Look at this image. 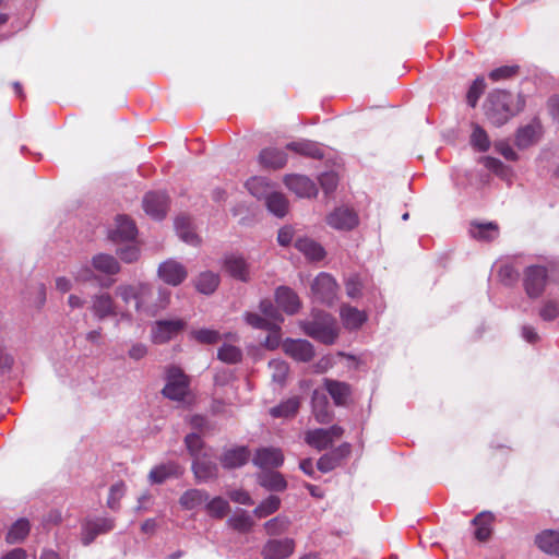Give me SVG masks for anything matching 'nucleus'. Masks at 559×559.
<instances>
[{
	"label": "nucleus",
	"mask_w": 559,
	"mask_h": 559,
	"mask_svg": "<svg viewBox=\"0 0 559 559\" xmlns=\"http://www.w3.org/2000/svg\"><path fill=\"white\" fill-rule=\"evenodd\" d=\"M209 500V493L201 489H189L182 493L179 499L180 506L185 510H193Z\"/></svg>",
	"instance_id": "36"
},
{
	"label": "nucleus",
	"mask_w": 559,
	"mask_h": 559,
	"mask_svg": "<svg viewBox=\"0 0 559 559\" xmlns=\"http://www.w3.org/2000/svg\"><path fill=\"white\" fill-rule=\"evenodd\" d=\"M295 247L311 261H320L325 255L323 247L310 238H298L295 242Z\"/></svg>",
	"instance_id": "27"
},
{
	"label": "nucleus",
	"mask_w": 559,
	"mask_h": 559,
	"mask_svg": "<svg viewBox=\"0 0 559 559\" xmlns=\"http://www.w3.org/2000/svg\"><path fill=\"white\" fill-rule=\"evenodd\" d=\"M277 306L287 314H294L300 309V300L297 294L286 286H280L275 292Z\"/></svg>",
	"instance_id": "18"
},
{
	"label": "nucleus",
	"mask_w": 559,
	"mask_h": 559,
	"mask_svg": "<svg viewBox=\"0 0 559 559\" xmlns=\"http://www.w3.org/2000/svg\"><path fill=\"white\" fill-rule=\"evenodd\" d=\"M471 144L478 152H486L490 147V141L486 131L478 124L473 126Z\"/></svg>",
	"instance_id": "47"
},
{
	"label": "nucleus",
	"mask_w": 559,
	"mask_h": 559,
	"mask_svg": "<svg viewBox=\"0 0 559 559\" xmlns=\"http://www.w3.org/2000/svg\"><path fill=\"white\" fill-rule=\"evenodd\" d=\"M535 542L542 551L559 556V532L545 530L536 536Z\"/></svg>",
	"instance_id": "25"
},
{
	"label": "nucleus",
	"mask_w": 559,
	"mask_h": 559,
	"mask_svg": "<svg viewBox=\"0 0 559 559\" xmlns=\"http://www.w3.org/2000/svg\"><path fill=\"white\" fill-rule=\"evenodd\" d=\"M473 238L490 241L498 237V226L493 223L473 224L469 230Z\"/></svg>",
	"instance_id": "40"
},
{
	"label": "nucleus",
	"mask_w": 559,
	"mask_h": 559,
	"mask_svg": "<svg viewBox=\"0 0 559 559\" xmlns=\"http://www.w3.org/2000/svg\"><path fill=\"white\" fill-rule=\"evenodd\" d=\"M301 328L308 336L328 345L335 343L340 332L336 320L320 310H313L311 319L301 322Z\"/></svg>",
	"instance_id": "1"
},
{
	"label": "nucleus",
	"mask_w": 559,
	"mask_h": 559,
	"mask_svg": "<svg viewBox=\"0 0 559 559\" xmlns=\"http://www.w3.org/2000/svg\"><path fill=\"white\" fill-rule=\"evenodd\" d=\"M245 319L249 325L255 329L273 330V328H276L275 322H271L265 317L258 313L248 312L246 313Z\"/></svg>",
	"instance_id": "52"
},
{
	"label": "nucleus",
	"mask_w": 559,
	"mask_h": 559,
	"mask_svg": "<svg viewBox=\"0 0 559 559\" xmlns=\"http://www.w3.org/2000/svg\"><path fill=\"white\" fill-rule=\"evenodd\" d=\"M249 451L241 447L227 450L221 457V463L225 468H237L247 463Z\"/></svg>",
	"instance_id": "31"
},
{
	"label": "nucleus",
	"mask_w": 559,
	"mask_h": 559,
	"mask_svg": "<svg viewBox=\"0 0 559 559\" xmlns=\"http://www.w3.org/2000/svg\"><path fill=\"white\" fill-rule=\"evenodd\" d=\"M539 316L545 321H552L559 317V302L554 299L545 301L539 310Z\"/></svg>",
	"instance_id": "55"
},
{
	"label": "nucleus",
	"mask_w": 559,
	"mask_h": 559,
	"mask_svg": "<svg viewBox=\"0 0 559 559\" xmlns=\"http://www.w3.org/2000/svg\"><path fill=\"white\" fill-rule=\"evenodd\" d=\"M136 233L138 229L134 222L124 215H119L108 236L114 242H124L133 240Z\"/></svg>",
	"instance_id": "14"
},
{
	"label": "nucleus",
	"mask_w": 559,
	"mask_h": 559,
	"mask_svg": "<svg viewBox=\"0 0 559 559\" xmlns=\"http://www.w3.org/2000/svg\"><path fill=\"white\" fill-rule=\"evenodd\" d=\"M269 368L272 371V379L273 381L282 384L288 373V366L285 361L273 359L269 362Z\"/></svg>",
	"instance_id": "50"
},
{
	"label": "nucleus",
	"mask_w": 559,
	"mask_h": 559,
	"mask_svg": "<svg viewBox=\"0 0 559 559\" xmlns=\"http://www.w3.org/2000/svg\"><path fill=\"white\" fill-rule=\"evenodd\" d=\"M319 180L322 189L326 193L334 191L338 182L337 176L334 173H324L321 175Z\"/></svg>",
	"instance_id": "63"
},
{
	"label": "nucleus",
	"mask_w": 559,
	"mask_h": 559,
	"mask_svg": "<svg viewBox=\"0 0 559 559\" xmlns=\"http://www.w3.org/2000/svg\"><path fill=\"white\" fill-rule=\"evenodd\" d=\"M518 70H519V67H516V66H503V67L492 70L489 73V78L492 81H500V80L509 79V78L513 76L518 72Z\"/></svg>",
	"instance_id": "60"
},
{
	"label": "nucleus",
	"mask_w": 559,
	"mask_h": 559,
	"mask_svg": "<svg viewBox=\"0 0 559 559\" xmlns=\"http://www.w3.org/2000/svg\"><path fill=\"white\" fill-rule=\"evenodd\" d=\"M157 275L164 283L178 286L187 278L188 271L180 262L168 259L159 264Z\"/></svg>",
	"instance_id": "7"
},
{
	"label": "nucleus",
	"mask_w": 559,
	"mask_h": 559,
	"mask_svg": "<svg viewBox=\"0 0 559 559\" xmlns=\"http://www.w3.org/2000/svg\"><path fill=\"white\" fill-rule=\"evenodd\" d=\"M189 388L187 376L177 367H170L167 371V383L163 389V394L173 401H182Z\"/></svg>",
	"instance_id": "5"
},
{
	"label": "nucleus",
	"mask_w": 559,
	"mask_h": 559,
	"mask_svg": "<svg viewBox=\"0 0 559 559\" xmlns=\"http://www.w3.org/2000/svg\"><path fill=\"white\" fill-rule=\"evenodd\" d=\"M492 521L493 515L490 512H480L473 519L472 524L476 527L475 537L478 540L485 542L489 538Z\"/></svg>",
	"instance_id": "35"
},
{
	"label": "nucleus",
	"mask_w": 559,
	"mask_h": 559,
	"mask_svg": "<svg viewBox=\"0 0 559 559\" xmlns=\"http://www.w3.org/2000/svg\"><path fill=\"white\" fill-rule=\"evenodd\" d=\"M29 532V523L25 519L17 520L12 526L10 527L8 534H7V542L9 544H16L22 542Z\"/></svg>",
	"instance_id": "42"
},
{
	"label": "nucleus",
	"mask_w": 559,
	"mask_h": 559,
	"mask_svg": "<svg viewBox=\"0 0 559 559\" xmlns=\"http://www.w3.org/2000/svg\"><path fill=\"white\" fill-rule=\"evenodd\" d=\"M72 275L74 280L79 283H86L96 278L95 270L93 269V266L91 267L87 264H82L74 269L72 271Z\"/></svg>",
	"instance_id": "56"
},
{
	"label": "nucleus",
	"mask_w": 559,
	"mask_h": 559,
	"mask_svg": "<svg viewBox=\"0 0 559 559\" xmlns=\"http://www.w3.org/2000/svg\"><path fill=\"white\" fill-rule=\"evenodd\" d=\"M218 284V275L211 271H206L199 275L195 282V287L200 293L210 295L217 288Z\"/></svg>",
	"instance_id": "39"
},
{
	"label": "nucleus",
	"mask_w": 559,
	"mask_h": 559,
	"mask_svg": "<svg viewBox=\"0 0 559 559\" xmlns=\"http://www.w3.org/2000/svg\"><path fill=\"white\" fill-rule=\"evenodd\" d=\"M311 292L317 301L331 305L336 297L337 284L330 274L322 272L314 278Z\"/></svg>",
	"instance_id": "6"
},
{
	"label": "nucleus",
	"mask_w": 559,
	"mask_h": 559,
	"mask_svg": "<svg viewBox=\"0 0 559 559\" xmlns=\"http://www.w3.org/2000/svg\"><path fill=\"white\" fill-rule=\"evenodd\" d=\"M306 442L318 450H324L331 445L328 432L321 428L309 430L306 433Z\"/></svg>",
	"instance_id": "45"
},
{
	"label": "nucleus",
	"mask_w": 559,
	"mask_h": 559,
	"mask_svg": "<svg viewBox=\"0 0 559 559\" xmlns=\"http://www.w3.org/2000/svg\"><path fill=\"white\" fill-rule=\"evenodd\" d=\"M175 228L178 237L192 246L200 242L198 235L194 233L191 219L188 216H179L175 221Z\"/></svg>",
	"instance_id": "29"
},
{
	"label": "nucleus",
	"mask_w": 559,
	"mask_h": 559,
	"mask_svg": "<svg viewBox=\"0 0 559 559\" xmlns=\"http://www.w3.org/2000/svg\"><path fill=\"white\" fill-rule=\"evenodd\" d=\"M519 274L510 264L501 265L499 269V278L506 285H511L518 281Z\"/></svg>",
	"instance_id": "62"
},
{
	"label": "nucleus",
	"mask_w": 559,
	"mask_h": 559,
	"mask_svg": "<svg viewBox=\"0 0 559 559\" xmlns=\"http://www.w3.org/2000/svg\"><path fill=\"white\" fill-rule=\"evenodd\" d=\"M265 205L270 213L276 217H284L288 212V201L281 192L272 190L265 197Z\"/></svg>",
	"instance_id": "30"
},
{
	"label": "nucleus",
	"mask_w": 559,
	"mask_h": 559,
	"mask_svg": "<svg viewBox=\"0 0 559 559\" xmlns=\"http://www.w3.org/2000/svg\"><path fill=\"white\" fill-rule=\"evenodd\" d=\"M258 483L271 491H283L287 487L284 476L274 471H263L258 475Z\"/></svg>",
	"instance_id": "28"
},
{
	"label": "nucleus",
	"mask_w": 559,
	"mask_h": 559,
	"mask_svg": "<svg viewBox=\"0 0 559 559\" xmlns=\"http://www.w3.org/2000/svg\"><path fill=\"white\" fill-rule=\"evenodd\" d=\"M511 103L510 93L501 90L491 92L485 105L488 120L497 127L504 124L514 115Z\"/></svg>",
	"instance_id": "2"
},
{
	"label": "nucleus",
	"mask_w": 559,
	"mask_h": 559,
	"mask_svg": "<svg viewBox=\"0 0 559 559\" xmlns=\"http://www.w3.org/2000/svg\"><path fill=\"white\" fill-rule=\"evenodd\" d=\"M340 317L344 328L347 330H358L368 318L365 311L349 305H343L341 307Z\"/></svg>",
	"instance_id": "21"
},
{
	"label": "nucleus",
	"mask_w": 559,
	"mask_h": 559,
	"mask_svg": "<svg viewBox=\"0 0 559 559\" xmlns=\"http://www.w3.org/2000/svg\"><path fill=\"white\" fill-rule=\"evenodd\" d=\"M114 520L110 518L88 519L82 524V543L90 545L100 535L110 532L114 528Z\"/></svg>",
	"instance_id": "9"
},
{
	"label": "nucleus",
	"mask_w": 559,
	"mask_h": 559,
	"mask_svg": "<svg viewBox=\"0 0 559 559\" xmlns=\"http://www.w3.org/2000/svg\"><path fill=\"white\" fill-rule=\"evenodd\" d=\"M260 311L262 312L263 317H265L271 322H275L276 325L283 322V317L276 309V307L273 305V302L269 299L261 300L260 302Z\"/></svg>",
	"instance_id": "51"
},
{
	"label": "nucleus",
	"mask_w": 559,
	"mask_h": 559,
	"mask_svg": "<svg viewBox=\"0 0 559 559\" xmlns=\"http://www.w3.org/2000/svg\"><path fill=\"white\" fill-rule=\"evenodd\" d=\"M192 471L198 481L206 483L217 477L218 467L217 464L204 453L193 460Z\"/></svg>",
	"instance_id": "17"
},
{
	"label": "nucleus",
	"mask_w": 559,
	"mask_h": 559,
	"mask_svg": "<svg viewBox=\"0 0 559 559\" xmlns=\"http://www.w3.org/2000/svg\"><path fill=\"white\" fill-rule=\"evenodd\" d=\"M548 270L544 265H530L524 270L523 285L530 298H538L545 290Z\"/></svg>",
	"instance_id": "4"
},
{
	"label": "nucleus",
	"mask_w": 559,
	"mask_h": 559,
	"mask_svg": "<svg viewBox=\"0 0 559 559\" xmlns=\"http://www.w3.org/2000/svg\"><path fill=\"white\" fill-rule=\"evenodd\" d=\"M286 148L295 153L317 159L322 158L324 155L321 147H319L317 143L309 140L290 142L286 145Z\"/></svg>",
	"instance_id": "34"
},
{
	"label": "nucleus",
	"mask_w": 559,
	"mask_h": 559,
	"mask_svg": "<svg viewBox=\"0 0 559 559\" xmlns=\"http://www.w3.org/2000/svg\"><path fill=\"white\" fill-rule=\"evenodd\" d=\"M153 295V287L148 283L135 284L134 308L136 311L153 312L159 308H165L168 305L170 293L165 288L158 290V302L152 304L151 297Z\"/></svg>",
	"instance_id": "3"
},
{
	"label": "nucleus",
	"mask_w": 559,
	"mask_h": 559,
	"mask_svg": "<svg viewBox=\"0 0 559 559\" xmlns=\"http://www.w3.org/2000/svg\"><path fill=\"white\" fill-rule=\"evenodd\" d=\"M328 399L323 393L314 391L312 395V412L318 423L326 424L331 419Z\"/></svg>",
	"instance_id": "37"
},
{
	"label": "nucleus",
	"mask_w": 559,
	"mask_h": 559,
	"mask_svg": "<svg viewBox=\"0 0 559 559\" xmlns=\"http://www.w3.org/2000/svg\"><path fill=\"white\" fill-rule=\"evenodd\" d=\"M217 357L219 360L227 364H236L241 360L242 353L241 350L230 344H224L217 353Z\"/></svg>",
	"instance_id": "48"
},
{
	"label": "nucleus",
	"mask_w": 559,
	"mask_h": 559,
	"mask_svg": "<svg viewBox=\"0 0 559 559\" xmlns=\"http://www.w3.org/2000/svg\"><path fill=\"white\" fill-rule=\"evenodd\" d=\"M260 164L267 168L278 169L286 165L287 154L276 147H267L259 155Z\"/></svg>",
	"instance_id": "24"
},
{
	"label": "nucleus",
	"mask_w": 559,
	"mask_h": 559,
	"mask_svg": "<svg viewBox=\"0 0 559 559\" xmlns=\"http://www.w3.org/2000/svg\"><path fill=\"white\" fill-rule=\"evenodd\" d=\"M226 271L235 278L240 281L249 280L248 265L243 258L238 255H229L225 259Z\"/></svg>",
	"instance_id": "32"
},
{
	"label": "nucleus",
	"mask_w": 559,
	"mask_h": 559,
	"mask_svg": "<svg viewBox=\"0 0 559 559\" xmlns=\"http://www.w3.org/2000/svg\"><path fill=\"white\" fill-rule=\"evenodd\" d=\"M185 443L193 460L197 459V456H201L205 453L203 452L204 443L198 433L192 432L187 435L185 438Z\"/></svg>",
	"instance_id": "49"
},
{
	"label": "nucleus",
	"mask_w": 559,
	"mask_h": 559,
	"mask_svg": "<svg viewBox=\"0 0 559 559\" xmlns=\"http://www.w3.org/2000/svg\"><path fill=\"white\" fill-rule=\"evenodd\" d=\"M328 224L338 230H350L358 224L357 214L346 206L335 209L328 217Z\"/></svg>",
	"instance_id": "12"
},
{
	"label": "nucleus",
	"mask_w": 559,
	"mask_h": 559,
	"mask_svg": "<svg viewBox=\"0 0 559 559\" xmlns=\"http://www.w3.org/2000/svg\"><path fill=\"white\" fill-rule=\"evenodd\" d=\"M290 525V520L286 515H277L264 523L266 534L271 536L285 533Z\"/></svg>",
	"instance_id": "46"
},
{
	"label": "nucleus",
	"mask_w": 559,
	"mask_h": 559,
	"mask_svg": "<svg viewBox=\"0 0 559 559\" xmlns=\"http://www.w3.org/2000/svg\"><path fill=\"white\" fill-rule=\"evenodd\" d=\"M143 209L154 219H163L168 209V197L164 192H148L143 199Z\"/></svg>",
	"instance_id": "11"
},
{
	"label": "nucleus",
	"mask_w": 559,
	"mask_h": 559,
	"mask_svg": "<svg viewBox=\"0 0 559 559\" xmlns=\"http://www.w3.org/2000/svg\"><path fill=\"white\" fill-rule=\"evenodd\" d=\"M124 495V484L118 483L110 487L107 504L110 509H118L119 501Z\"/></svg>",
	"instance_id": "58"
},
{
	"label": "nucleus",
	"mask_w": 559,
	"mask_h": 559,
	"mask_svg": "<svg viewBox=\"0 0 559 559\" xmlns=\"http://www.w3.org/2000/svg\"><path fill=\"white\" fill-rule=\"evenodd\" d=\"M361 288L362 284L357 275L349 276L345 282L346 294L352 299L360 297Z\"/></svg>",
	"instance_id": "59"
},
{
	"label": "nucleus",
	"mask_w": 559,
	"mask_h": 559,
	"mask_svg": "<svg viewBox=\"0 0 559 559\" xmlns=\"http://www.w3.org/2000/svg\"><path fill=\"white\" fill-rule=\"evenodd\" d=\"M542 134L539 122L533 121L518 130L515 144L519 148H526L538 141Z\"/></svg>",
	"instance_id": "22"
},
{
	"label": "nucleus",
	"mask_w": 559,
	"mask_h": 559,
	"mask_svg": "<svg viewBox=\"0 0 559 559\" xmlns=\"http://www.w3.org/2000/svg\"><path fill=\"white\" fill-rule=\"evenodd\" d=\"M284 462V455L277 448H261L255 452L253 463L261 468L278 467Z\"/></svg>",
	"instance_id": "19"
},
{
	"label": "nucleus",
	"mask_w": 559,
	"mask_h": 559,
	"mask_svg": "<svg viewBox=\"0 0 559 559\" xmlns=\"http://www.w3.org/2000/svg\"><path fill=\"white\" fill-rule=\"evenodd\" d=\"M227 524L239 533H248L254 525L252 516L243 509H237L227 520Z\"/></svg>",
	"instance_id": "33"
},
{
	"label": "nucleus",
	"mask_w": 559,
	"mask_h": 559,
	"mask_svg": "<svg viewBox=\"0 0 559 559\" xmlns=\"http://www.w3.org/2000/svg\"><path fill=\"white\" fill-rule=\"evenodd\" d=\"M91 310L99 321L118 316L116 302L108 293L93 295Z\"/></svg>",
	"instance_id": "10"
},
{
	"label": "nucleus",
	"mask_w": 559,
	"mask_h": 559,
	"mask_svg": "<svg viewBox=\"0 0 559 559\" xmlns=\"http://www.w3.org/2000/svg\"><path fill=\"white\" fill-rule=\"evenodd\" d=\"M284 350L287 355L298 361H310L314 356L312 344L307 340H286Z\"/></svg>",
	"instance_id": "16"
},
{
	"label": "nucleus",
	"mask_w": 559,
	"mask_h": 559,
	"mask_svg": "<svg viewBox=\"0 0 559 559\" xmlns=\"http://www.w3.org/2000/svg\"><path fill=\"white\" fill-rule=\"evenodd\" d=\"M280 507L281 499L277 496H269L253 510V515L263 519L275 513Z\"/></svg>",
	"instance_id": "44"
},
{
	"label": "nucleus",
	"mask_w": 559,
	"mask_h": 559,
	"mask_svg": "<svg viewBox=\"0 0 559 559\" xmlns=\"http://www.w3.org/2000/svg\"><path fill=\"white\" fill-rule=\"evenodd\" d=\"M92 266L96 272L105 275H115L120 271L118 260L107 253H98L92 258Z\"/></svg>",
	"instance_id": "26"
},
{
	"label": "nucleus",
	"mask_w": 559,
	"mask_h": 559,
	"mask_svg": "<svg viewBox=\"0 0 559 559\" xmlns=\"http://www.w3.org/2000/svg\"><path fill=\"white\" fill-rule=\"evenodd\" d=\"M119 258L126 263L135 262L140 257V249L138 246L130 243L117 250Z\"/></svg>",
	"instance_id": "57"
},
{
	"label": "nucleus",
	"mask_w": 559,
	"mask_h": 559,
	"mask_svg": "<svg viewBox=\"0 0 559 559\" xmlns=\"http://www.w3.org/2000/svg\"><path fill=\"white\" fill-rule=\"evenodd\" d=\"M295 548V542L292 538L270 539L263 547L262 555L264 559H285L290 556Z\"/></svg>",
	"instance_id": "15"
},
{
	"label": "nucleus",
	"mask_w": 559,
	"mask_h": 559,
	"mask_svg": "<svg viewBox=\"0 0 559 559\" xmlns=\"http://www.w3.org/2000/svg\"><path fill=\"white\" fill-rule=\"evenodd\" d=\"M185 325V321L180 319L156 321L152 328V341L164 344L181 332Z\"/></svg>",
	"instance_id": "8"
},
{
	"label": "nucleus",
	"mask_w": 559,
	"mask_h": 559,
	"mask_svg": "<svg viewBox=\"0 0 559 559\" xmlns=\"http://www.w3.org/2000/svg\"><path fill=\"white\" fill-rule=\"evenodd\" d=\"M228 496L231 501L239 504L252 506L254 503L249 492L242 489L231 490L228 492Z\"/></svg>",
	"instance_id": "64"
},
{
	"label": "nucleus",
	"mask_w": 559,
	"mask_h": 559,
	"mask_svg": "<svg viewBox=\"0 0 559 559\" xmlns=\"http://www.w3.org/2000/svg\"><path fill=\"white\" fill-rule=\"evenodd\" d=\"M324 388L336 405H346L350 396V386L347 383L332 379H325Z\"/></svg>",
	"instance_id": "23"
},
{
	"label": "nucleus",
	"mask_w": 559,
	"mask_h": 559,
	"mask_svg": "<svg viewBox=\"0 0 559 559\" xmlns=\"http://www.w3.org/2000/svg\"><path fill=\"white\" fill-rule=\"evenodd\" d=\"M183 468L175 462L160 464L151 469L148 479L151 484H163L168 478L179 477L182 475Z\"/></svg>",
	"instance_id": "20"
},
{
	"label": "nucleus",
	"mask_w": 559,
	"mask_h": 559,
	"mask_svg": "<svg viewBox=\"0 0 559 559\" xmlns=\"http://www.w3.org/2000/svg\"><path fill=\"white\" fill-rule=\"evenodd\" d=\"M205 510L210 516L223 519L229 511V503L222 497H215L205 502Z\"/></svg>",
	"instance_id": "43"
},
{
	"label": "nucleus",
	"mask_w": 559,
	"mask_h": 559,
	"mask_svg": "<svg viewBox=\"0 0 559 559\" xmlns=\"http://www.w3.org/2000/svg\"><path fill=\"white\" fill-rule=\"evenodd\" d=\"M284 182L299 198H313L318 193L316 183L302 175H287Z\"/></svg>",
	"instance_id": "13"
},
{
	"label": "nucleus",
	"mask_w": 559,
	"mask_h": 559,
	"mask_svg": "<svg viewBox=\"0 0 559 559\" xmlns=\"http://www.w3.org/2000/svg\"><path fill=\"white\" fill-rule=\"evenodd\" d=\"M116 295L121 298L124 304L134 302L135 284H121L116 288Z\"/></svg>",
	"instance_id": "61"
},
{
	"label": "nucleus",
	"mask_w": 559,
	"mask_h": 559,
	"mask_svg": "<svg viewBox=\"0 0 559 559\" xmlns=\"http://www.w3.org/2000/svg\"><path fill=\"white\" fill-rule=\"evenodd\" d=\"M300 406V399L298 396L289 397L283 401L280 405L272 407L270 414L275 418H289L297 414Z\"/></svg>",
	"instance_id": "38"
},
{
	"label": "nucleus",
	"mask_w": 559,
	"mask_h": 559,
	"mask_svg": "<svg viewBox=\"0 0 559 559\" xmlns=\"http://www.w3.org/2000/svg\"><path fill=\"white\" fill-rule=\"evenodd\" d=\"M485 81L483 78H477L473 85L469 87L468 92H467V103L471 107H475L480 95L483 94L484 90H485Z\"/></svg>",
	"instance_id": "54"
},
{
	"label": "nucleus",
	"mask_w": 559,
	"mask_h": 559,
	"mask_svg": "<svg viewBox=\"0 0 559 559\" xmlns=\"http://www.w3.org/2000/svg\"><path fill=\"white\" fill-rule=\"evenodd\" d=\"M248 191L258 199H265L272 191L269 179L264 177H252L246 182Z\"/></svg>",
	"instance_id": "41"
},
{
	"label": "nucleus",
	"mask_w": 559,
	"mask_h": 559,
	"mask_svg": "<svg viewBox=\"0 0 559 559\" xmlns=\"http://www.w3.org/2000/svg\"><path fill=\"white\" fill-rule=\"evenodd\" d=\"M192 337L202 344H214L221 338L217 331L211 329H200L191 332Z\"/></svg>",
	"instance_id": "53"
}]
</instances>
